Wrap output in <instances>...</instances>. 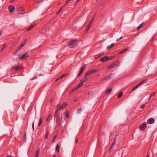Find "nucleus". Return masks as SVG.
Masks as SVG:
<instances>
[{
	"label": "nucleus",
	"instance_id": "1",
	"mask_svg": "<svg viewBox=\"0 0 157 157\" xmlns=\"http://www.w3.org/2000/svg\"><path fill=\"white\" fill-rule=\"evenodd\" d=\"M77 41L76 39L71 40L68 43L69 46L71 48H74L76 45Z\"/></svg>",
	"mask_w": 157,
	"mask_h": 157
},
{
	"label": "nucleus",
	"instance_id": "2",
	"mask_svg": "<svg viewBox=\"0 0 157 157\" xmlns=\"http://www.w3.org/2000/svg\"><path fill=\"white\" fill-rule=\"evenodd\" d=\"M67 105V102H64L61 105H60L59 104H58L57 105V108L58 110H59L66 107Z\"/></svg>",
	"mask_w": 157,
	"mask_h": 157
},
{
	"label": "nucleus",
	"instance_id": "3",
	"mask_svg": "<svg viewBox=\"0 0 157 157\" xmlns=\"http://www.w3.org/2000/svg\"><path fill=\"white\" fill-rule=\"evenodd\" d=\"M29 56V55L27 53H25L23 55H18L19 59L21 60H25Z\"/></svg>",
	"mask_w": 157,
	"mask_h": 157
},
{
	"label": "nucleus",
	"instance_id": "4",
	"mask_svg": "<svg viewBox=\"0 0 157 157\" xmlns=\"http://www.w3.org/2000/svg\"><path fill=\"white\" fill-rule=\"evenodd\" d=\"M120 63L118 62V61H117L114 63H113L111 64V65H109L108 67L109 69H111L113 67H116L118 66L119 64Z\"/></svg>",
	"mask_w": 157,
	"mask_h": 157
},
{
	"label": "nucleus",
	"instance_id": "5",
	"mask_svg": "<svg viewBox=\"0 0 157 157\" xmlns=\"http://www.w3.org/2000/svg\"><path fill=\"white\" fill-rule=\"evenodd\" d=\"M86 67V65H84L82 66L80 69L79 72L77 75L78 77L79 75L82 74Z\"/></svg>",
	"mask_w": 157,
	"mask_h": 157
},
{
	"label": "nucleus",
	"instance_id": "6",
	"mask_svg": "<svg viewBox=\"0 0 157 157\" xmlns=\"http://www.w3.org/2000/svg\"><path fill=\"white\" fill-rule=\"evenodd\" d=\"M59 110L57 109H56L55 111V115L54 116V118L56 119V122H58L59 117V115L58 114L57 112Z\"/></svg>",
	"mask_w": 157,
	"mask_h": 157
},
{
	"label": "nucleus",
	"instance_id": "7",
	"mask_svg": "<svg viewBox=\"0 0 157 157\" xmlns=\"http://www.w3.org/2000/svg\"><path fill=\"white\" fill-rule=\"evenodd\" d=\"M146 123L145 122L144 123L140 125L139 126V128L141 131H143L146 128Z\"/></svg>",
	"mask_w": 157,
	"mask_h": 157
},
{
	"label": "nucleus",
	"instance_id": "8",
	"mask_svg": "<svg viewBox=\"0 0 157 157\" xmlns=\"http://www.w3.org/2000/svg\"><path fill=\"white\" fill-rule=\"evenodd\" d=\"M108 59L109 57L105 56L101 58L100 60L102 62H104L108 60Z\"/></svg>",
	"mask_w": 157,
	"mask_h": 157
},
{
	"label": "nucleus",
	"instance_id": "9",
	"mask_svg": "<svg viewBox=\"0 0 157 157\" xmlns=\"http://www.w3.org/2000/svg\"><path fill=\"white\" fill-rule=\"evenodd\" d=\"M9 12L12 13L15 10V7L13 6H11L8 7Z\"/></svg>",
	"mask_w": 157,
	"mask_h": 157
},
{
	"label": "nucleus",
	"instance_id": "10",
	"mask_svg": "<svg viewBox=\"0 0 157 157\" xmlns=\"http://www.w3.org/2000/svg\"><path fill=\"white\" fill-rule=\"evenodd\" d=\"M155 122V120L152 118H149L147 121V123L148 124H153Z\"/></svg>",
	"mask_w": 157,
	"mask_h": 157
},
{
	"label": "nucleus",
	"instance_id": "11",
	"mask_svg": "<svg viewBox=\"0 0 157 157\" xmlns=\"http://www.w3.org/2000/svg\"><path fill=\"white\" fill-rule=\"evenodd\" d=\"M94 17L90 21L89 24L87 26V28L86 29V31H87L89 29V28L91 27V26L92 25V24L93 23V21L94 20Z\"/></svg>",
	"mask_w": 157,
	"mask_h": 157
},
{
	"label": "nucleus",
	"instance_id": "12",
	"mask_svg": "<svg viewBox=\"0 0 157 157\" xmlns=\"http://www.w3.org/2000/svg\"><path fill=\"white\" fill-rule=\"evenodd\" d=\"M113 75V74H110V75H108V76H107V77L104 78H103L102 79V81H103V80H108L109 79H111V75Z\"/></svg>",
	"mask_w": 157,
	"mask_h": 157
},
{
	"label": "nucleus",
	"instance_id": "13",
	"mask_svg": "<svg viewBox=\"0 0 157 157\" xmlns=\"http://www.w3.org/2000/svg\"><path fill=\"white\" fill-rule=\"evenodd\" d=\"M87 76L86 75L84 77L80 80V82L83 84L84 82L89 79V78H87Z\"/></svg>",
	"mask_w": 157,
	"mask_h": 157
},
{
	"label": "nucleus",
	"instance_id": "14",
	"mask_svg": "<svg viewBox=\"0 0 157 157\" xmlns=\"http://www.w3.org/2000/svg\"><path fill=\"white\" fill-rule=\"evenodd\" d=\"M21 67L20 66H17L15 67H12V69H14L15 71H17L18 70L21 69Z\"/></svg>",
	"mask_w": 157,
	"mask_h": 157
},
{
	"label": "nucleus",
	"instance_id": "15",
	"mask_svg": "<svg viewBox=\"0 0 157 157\" xmlns=\"http://www.w3.org/2000/svg\"><path fill=\"white\" fill-rule=\"evenodd\" d=\"M40 151V148H38L37 149V151L35 152V157H38L39 152Z\"/></svg>",
	"mask_w": 157,
	"mask_h": 157
},
{
	"label": "nucleus",
	"instance_id": "16",
	"mask_svg": "<svg viewBox=\"0 0 157 157\" xmlns=\"http://www.w3.org/2000/svg\"><path fill=\"white\" fill-rule=\"evenodd\" d=\"M25 42H24L22 43V44L19 46L18 48L17 49L19 51H20L22 48L25 45Z\"/></svg>",
	"mask_w": 157,
	"mask_h": 157
},
{
	"label": "nucleus",
	"instance_id": "17",
	"mask_svg": "<svg viewBox=\"0 0 157 157\" xmlns=\"http://www.w3.org/2000/svg\"><path fill=\"white\" fill-rule=\"evenodd\" d=\"M147 80L146 79H145L144 80L141 81L140 83L137 84L136 85L138 87L140 86L141 85H142L143 84L144 82Z\"/></svg>",
	"mask_w": 157,
	"mask_h": 157
},
{
	"label": "nucleus",
	"instance_id": "18",
	"mask_svg": "<svg viewBox=\"0 0 157 157\" xmlns=\"http://www.w3.org/2000/svg\"><path fill=\"white\" fill-rule=\"evenodd\" d=\"M147 80L146 79H145L144 80L141 81L140 83L137 84L136 85L138 87L140 86L141 85H142L143 84L144 82Z\"/></svg>",
	"mask_w": 157,
	"mask_h": 157
},
{
	"label": "nucleus",
	"instance_id": "19",
	"mask_svg": "<svg viewBox=\"0 0 157 157\" xmlns=\"http://www.w3.org/2000/svg\"><path fill=\"white\" fill-rule=\"evenodd\" d=\"M60 147L58 144H56V150L57 152H59V150Z\"/></svg>",
	"mask_w": 157,
	"mask_h": 157
},
{
	"label": "nucleus",
	"instance_id": "20",
	"mask_svg": "<svg viewBox=\"0 0 157 157\" xmlns=\"http://www.w3.org/2000/svg\"><path fill=\"white\" fill-rule=\"evenodd\" d=\"M35 26V25H31L30 27L28 28L27 29V30L28 31H29L30 30H31L33 28V27Z\"/></svg>",
	"mask_w": 157,
	"mask_h": 157
},
{
	"label": "nucleus",
	"instance_id": "21",
	"mask_svg": "<svg viewBox=\"0 0 157 157\" xmlns=\"http://www.w3.org/2000/svg\"><path fill=\"white\" fill-rule=\"evenodd\" d=\"M114 45V44H111L109 45L108 46H107V50H109V49H110L111 48H112L113 46Z\"/></svg>",
	"mask_w": 157,
	"mask_h": 157
},
{
	"label": "nucleus",
	"instance_id": "22",
	"mask_svg": "<svg viewBox=\"0 0 157 157\" xmlns=\"http://www.w3.org/2000/svg\"><path fill=\"white\" fill-rule=\"evenodd\" d=\"M112 90V89H109L107 90H105V93L107 94H109L111 93Z\"/></svg>",
	"mask_w": 157,
	"mask_h": 157
},
{
	"label": "nucleus",
	"instance_id": "23",
	"mask_svg": "<svg viewBox=\"0 0 157 157\" xmlns=\"http://www.w3.org/2000/svg\"><path fill=\"white\" fill-rule=\"evenodd\" d=\"M83 85V84L81 83L80 82L78 84L77 86H76L75 87L77 88V89H78L81 86H82Z\"/></svg>",
	"mask_w": 157,
	"mask_h": 157
},
{
	"label": "nucleus",
	"instance_id": "24",
	"mask_svg": "<svg viewBox=\"0 0 157 157\" xmlns=\"http://www.w3.org/2000/svg\"><path fill=\"white\" fill-rule=\"evenodd\" d=\"M116 138H115L113 140V141L112 144V145L111 146L110 149H111L115 145L116 143Z\"/></svg>",
	"mask_w": 157,
	"mask_h": 157
},
{
	"label": "nucleus",
	"instance_id": "25",
	"mask_svg": "<svg viewBox=\"0 0 157 157\" xmlns=\"http://www.w3.org/2000/svg\"><path fill=\"white\" fill-rule=\"evenodd\" d=\"M144 22L142 23L141 24L137 27V29H140L143 26L144 24Z\"/></svg>",
	"mask_w": 157,
	"mask_h": 157
},
{
	"label": "nucleus",
	"instance_id": "26",
	"mask_svg": "<svg viewBox=\"0 0 157 157\" xmlns=\"http://www.w3.org/2000/svg\"><path fill=\"white\" fill-rule=\"evenodd\" d=\"M43 122V120L41 118H40L39 120V122L38 123V125L39 126H40Z\"/></svg>",
	"mask_w": 157,
	"mask_h": 157
},
{
	"label": "nucleus",
	"instance_id": "27",
	"mask_svg": "<svg viewBox=\"0 0 157 157\" xmlns=\"http://www.w3.org/2000/svg\"><path fill=\"white\" fill-rule=\"evenodd\" d=\"M138 87L136 85L133 89L131 90L129 92V94H131L134 90H136V88H138Z\"/></svg>",
	"mask_w": 157,
	"mask_h": 157
},
{
	"label": "nucleus",
	"instance_id": "28",
	"mask_svg": "<svg viewBox=\"0 0 157 157\" xmlns=\"http://www.w3.org/2000/svg\"><path fill=\"white\" fill-rule=\"evenodd\" d=\"M128 50V48L124 49L120 51V53H122L124 52H125L126 51H127Z\"/></svg>",
	"mask_w": 157,
	"mask_h": 157
},
{
	"label": "nucleus",
	"instance_id": "29",
	"mask_svg": "<svg viewBox=\"0 0 157 157\" xmlns=\"http://www.w3.org/2000/svg\"><path fill=\"white\" fill-rule=\"evenodd\" d=\"M123 94V92H120L118 95V98H120L122 95Z\"/></svg>",
	"mask_w": 157,
	"mask_h": 157
},
{
	"label": "nucleus",
	"instance_id": "30",
	"mask_svg": "<svg viewBox=\"0 0 157 157\" xmlns=\"http://www.w3.org/2000/svg\"><path fill=\"white\" fill-rule=\"evenodd\" d=\"M82 110V109L81 108H79L77 109V113H78L79 114L81 113Z\"/></svg>",
	"mask_w": 157,
	"mask_h": 157
},
{
	"label": "nucleus",
	"instance_id": "31",
	"mask_svg": "<svg viewBox=\"0 0 157 157\" xmlns=\"http://www.w3.org/2000/svg\"><path fill=\"white\" fill-rule=\"evenodd\" d=\"M51 115L49 114L46 118V121H48L49 120L50 118L51 117Z\"/></svg>",
	"mask_w": 157,
	"mask_h": 157
},
{
	"label": "nucleus",
	"instance_id": "32",
	"mask_svg": "<svg viewBox=\"0 0 157 157\" xmlns=\"http://www.w3.org/2000/svg\"><path fill=\"white\" fill-rule=\"evenodd\" d=\"M91 71L92 72V73H95V72L98 71L99 70H95L94 69H93V70H91Z\"/></svg>",
	"mask_w": 157,
	"mask_h": 157
},
{
	"label": "nucleus",
	"instance_id": "33",
	"mask_svg": "<svg viewBox=\"0 0 157 157\" xmlns=\"http://www.w3.org/2000/svg\"><path fill=\"white\" fill-rule=\"evenodd\" d=\"M6 45L5 44H4L3 45V48L1 49V53H2V52L3 50L6 48Z\"/></svg>",
	"mask_w": 157,
	"mask_h": 157
},
{
	"label": "nucleus",
	"instance_id": "34",
	"mask_svg": "<svg viewBox=\"0 0 157 157\" xmlns=\"http://www.w3.org/2000/svg\"><path fill=\"white\" fill-rule=\"evenodd\" d=\"M92 72L91 71V70H90V71L87 72L86 74V75H87V76H88L89 75H90V74H92Z\"/></svg>",
	"mask_w": 157,
	"mask_h": 157
},
{
	"label": "nucleus",
	"instance_id": "35",
	"mask_svg": "<svg viewBox=\"0 0 157 157\" xmlns=\"http://www.w3.org/2000/svg\"><path fill=\"white\" fill-rule=\"evenodd\" d=\"M48 134V131L46 134L45 136V139H47V138Z\"/></svg>",
	"mask_w": 157,
	"mask_h": 157
},
{
	"label": "nucleus",
	"instance_id": "36",
	"mask_svg": "<svg viewBox=\"0 0 157 157\" xmlns=\"http://www.w3.org/2000/svg\"><path fill=\"white\" fill-rule=\"evenodd\" d=\"M146 106L145 104H144L141 105L140 106V108L143 109L144 107H145Z\"/></svg>",
	"mask_w": 157,
	"mask_h": 157
},
{
	"label": "nucleus",
	"instance_id": "37",
	"mask_svg": "<svg viewBox=\"0 0 157 157\" xmlns=\"http://www.w3.org/2000/svg\"><path fill=\"white\" fill-rule=\"evenodd\" d=\"M65 115H66V117L67 118H68L69 117V114H68V112H66Z\"/></svg>",
	"mask_w": 157,
	"mask_h": 157
},
{
	"label": "nucleus",
	"instance_id": "38",
	"mask_svg": "<svg viewBox=\"0 0 157 157\" xmlns=\"http://www.w3.org/2000/svg\"><path fill=\"white\" fill-rule=\"evenodd\" d=\"M68 74H64L62 75L61 76V77L62 78H63L64 77H65V76H67Z\"/></svg>",
	"mask_w": 157,
	"mask_h": 157
},
{
	"label": "nucleus",
	"instance_id": "39",
	"mask_svg": "<svg viewBox=\"0 0 157 157\" xmlns=\"http://www.w3.org/2000/svg\"><path fill=\"white\" fill-rule=\"evenodd\" d=\"M19 51L17 49L15 51H14L13 53V55H15L16 54V53Z\"/></svg>",
	"mask_w": 157,
	"mask_h": 157
},
{
	"label": "nucleus",
	"instance_id": "40",
	"mask_svg": "<svg viewBox=\"0 0 157 157\" xmlns=\"http://www.w3.org/2000/svg\"><path fill=\"white\" fill-rule=\"evenodd\" d=\"M77 90V88L75 87L72 90H71V92H73L75 91H76Z\"/></svg>",
	"mask_w": 157,
	"mask_h": 157
},
{
	"label": "nucleus",
	"instance_id": "41",
	"mask_svg": "<svg viewBox=\"0 0 157 157\" xmlns=\"http://www.w3.org/2000/svg\"><path fill=\"white\" fill-rule=\"evenodd\" d=\"M46 30V29L45 28H44L43 29H42V32L43 33H44V30Z\"/></svg>",
	"mask_w": 157,
	"mask_h": 157
},
{
	"label": "nucleus",
	"instance_id": "42",
	"mask_svg": "<svg viewBox=\"0 0 157 157\" xmlns=\"http://www.w3.org/2000/svg\"><path fill=\"white\" fill-rule=\"evenodd\" d=\"M123 36H122L121 37L117 39V41H118L119 40L122 39L123 38Z\"/></svg>",
	"mask_w": 157,
	"mask_h": 157
},
{
	"label": "nucleus",
	"instance_id": "43",
	"mask_svg": "<svg viewBox=\"0 0 157 157\" xmlns=\"http://www.w3.org/2000/svg\"><path fill=\"white\" fill-rule=\"evenodd\" d=\"M61 78H62L61 77V76L59 77L58 78L56 79V80H55V82H56V81H57L58 80L61 79Z\"/></svg>",
	"mask_w": 157,
	"mask_h": 157
},
{
	"label": "nucleus",
	"instance_id": "44",
	"mask_svg": "<svg viewBox=\"0 0 157 157\" xmlns=\"http://www.w3.org/2000/svg\"><path fill=\"white\" fill-rule=\"evenodd\" d=\"M42 0H36V2L37 3H39L41 2Z\"/></svg>",
	"mask_w": 157,
	"mask_h": 157
},
{
	"label": "nucleus",
	"instance_id": "45",
	"mask_svg": "<svg viewBox=\"0 0 157 157\" xmlns=\"http://www.w3.org/2000/svg\"><path fill=\"white\" fill-rule=\"evenodd\" d=\"M32 128L33 129V130H34V122H33L32 123Z\"/></svg>",
	"mask_w": 157,
	"mask_h": 157
},
{
	"label": "nucleus",
	"instance_id": "46",
	"mask_svg": "<svg viewBox=\"0 0 157 157\" xmlns=\"http://www.w3.org/2000/svg\"><path fill=\"white\" fill-rule=\"evenodd\" d=\"M155 93H153L151 94L150 96L151 97H153L155 95Z\"/></svg>",
	"mask_w": 157,
	"mask_h": 157
},
{
	"label": "nucleus",
	"instance_id": "47",
	"mask_svg": "<svg viewBox=\"0 0 157 157\" xmlns=\"http://www.w3.org/2000/svg\"><path fill=\"white\" fill-rule=\"evenodd\" d=\"M93 94V93L92 92H89L88 93V94L90 95H92Z\"/></svg>",
	"mask_w": 157,
	"mask_h": 157
},
{
	"label": "nucleus",
	"instance_id": "48",
	"mask_svg": "<svg viewBox=\"0 0 157 157\" xmlns=\"http://www.w3.org/2000/svg\"><path fill=\"white\" fill-rule=\"evenodd\" d=\"M56 137H57V136H55L54 138H53V140H52V142H54V141H55V138H56Z\"/></svg>",
	"mask_w": 157,
	"mask_h": 157
},
{
	"label": "nucleus",
	"instance_id": "49",
	"mask_svg": "<svg viewBox=\"0 0 157 157\" xmlns=\"http://www.w3.org/2000/svg\"><path fill=\"white\" fill-rule=\"evenodd\" d=\"M66 5H65V4L60 9V10H62V9L64 8V7H65V6Z\"/></svg>",
	"mask_w": 157,
	"mask_h": 157
},
{
	"label": "nucleus",
	"instance_id": "50",
	"mask_svg": "<svg viewBox=\"0 0 157 157\" xmlns=\"http://www.w3.org/2000/svg\"><path fill=\"white\" fill-rule=\"evenodd\" d=\"M66 5H65V4L60 9V10H62V9L64 8V7H65V6Z\"/></svg>",
	"mask_w": 157,
	"mask_h": 157
},
{
	"label": "nucleus",
	"instance_id": "51",
	"mask_svg": "<svg viewBox=\"0 0 157 157\" xmlns=\"http://www.w3.org/2000/svg\"><path fill=\"white\" fill-rule=\"evenodd\" d=\"M150 153H148L147 154L146 157H149L150 156Z\"/></svg>",
	"mask_w": 157,
	"mask_h": 157
},
{
	"label": "nucleus",
	"instance_id": "52",
	"mask_svg": "<svg viewBox=\"0 0 157 157\" xmlns=\"http://www.w3.org/2000/svg\"><path fill=\"white\" fill-rule=\"evenodd\" d=\"M78 139L77 138H76L75 139V142L76 143H78Z\"/></svg>",
	"mask_w": 157,
	"mask_h": 157
},
{
	"label": "nucleus",
	"instance_id": "53",
	"mask_svg": "<svg viewBox=\"0 0 157 157\" xmlns=\"http://www.w3.org/2000/svg\"><path fill=\"white\" fill-rule=\"evenodd\" d=\"M6 157H14L13 156L7 155L6 156Z\"/></svg>",
	"mask_w": 157,
	"mask_h": 157
},
{
	"label": "nucleus",
	"instance_id": "54",
	"mask_svg": "<svg viewBox=\"0 0 157 157\" xmlns=\"http://www.w3.org/2000/svg\"><path fill=\"white\" fill-rule=\"evenodd\" d=\"M21 13L22 14H23L25 13V12H24V10H22L21 11Z\"/></svg>",
	"mask_w": 157,
	"mask_h": 157
},
{
	"label": "nucleus",
	"instance_id": "55",
	"mask_svg": "<svg viewBox=\"0 0 157 157\" xmlns=\"http://www.w3.org/2000/svg\"><path fill=\"white\" fill-rule=\"evenodd\" d=\"M69 2L67 0L66 2H65V5H67L68 3Z\"/></svg>",
	"mask_w": 157,
	"mask_h": 157
},
{
	"label": "nucleus",
	"instance_id": "56",
	"mask_svg": "<svg viewBox=\"0 0 157 157\" xmlns=\"http://www.w3.org/2000/svg\"><path fill=\"white\" fill-rule=\"evenodd\" d=\"M61 10H60V9L57 12L56 14H58Z\"/></svg>",
	"mask_w": 157,
	"mask_h": 157
},
{
	"label": "nucleus",
	"instance_id": "57",
	"mask_svg": "<svg viewBox=\"0 0 157 157\" xmlns=\"http://www.w3.org/2000/svg\"><path fill=\"white\" fill-rule=\"evenodd\" d=\"M151 97H152L151 96H150V97H149V99H148L149 100H150L151 99Z\"/></svg>",
	"mask_w": 157,
	"mask_h": 157
},
{
	"label": "nucleus",
	"instance_id": "58",
	"mask_svg": "<svg viewBox=\"0 0 157 157\" xmlns=\"http://www.w3.org/2000/svg\"><path fill=\"white\" fill-rule=\"evenodd\" d=\"M15 0H11L10 1V2H13V1H15Z\"/></svg>",
	"mask_w": 157,
	"mask_h": 157
},
{
	"label": "nucleus",
	"instance_id": "59",
	"mask_svg": "<svg viewBox=\"0 0 157 157\" xmlns=\"http://www.w3.org/2000/svg\"><path fill=\"white\" fill-rule=\"evenodd\" d=\"M61 124V122H59V126Z\"/></svg>",
	"mask_w": 157,
	"mask_h": 157
},
{
	"label": "nucleus",
	"instance_id": "60",
	"mask_svg": "<svg viewBox=\"0 0 157 157\" xmlns=\"http://www.w3.org/2000/svg\"><path fill=\"white\" fill-rule=\"evenodd\" d=\"M67 1L69 2L71 1V0H67Z\"/></svg>",
	"mask_w": 157,
	"mask_h": 157
},
{
	"label": "nucleus",
	"instance_id": "61",
	"mask_svg": "<svg viewBox=\"0 0 157 157\" xmlns=\"http://www.w3.org/2000/svg\"><path fill=\"white\" fill-rule=\"evenodd\" d=\"M1 35V31H0V36Z\"/></svg>",
	"mask_w": 157,
	"mask_h": 157
},
{
	"label": "nucleus",
	"instance_id": "62",
	"mask_svg": "<svg viewBox=\"0 0 157 157\" xmlns=\"http://www.w3.org/2000/svg\"><path fill=\"white\" fill-rule=\"evenodd\" d=\"M53 157H56V156L55 155H54L53 156Z\"/></svg>",
	"mask_w": 157,
	"mask_h": 157
},
{
	"label": "nucleus",
	"instance_id": "63",
	"mask_svg": "<svg viewBox=\"0 0 157 157\" xmlns=\"http://www.w3.org/2000/svg\"><path fill=\"white\" fill-rule=\"evenodd\" d=\"M77 101V100L76 99H75V101Z\"/></svg>",
	"mask_w": 157,
	"mask_h": 157
}]
</instances>
